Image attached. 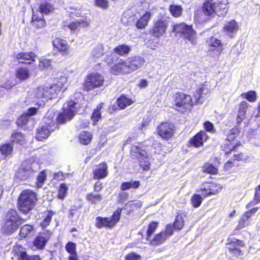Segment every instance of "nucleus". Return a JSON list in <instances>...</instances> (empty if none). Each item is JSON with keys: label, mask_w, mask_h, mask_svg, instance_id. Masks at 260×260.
<instances>
[{"label": "nucleus", "mask_w": 260, "mask_h": 260, "mask_svg": "<svg viewBox=\"0 0 260 260\" xmlns=\"http://www.w3.org/2000/svg\"><path fill=\"white\" fill-rule=\"evenodd\" d=\"M228 0H206L201 10L196 11L194 19L200 23H204L215 15L223 17L228 11Z\"/></svg>", "instance_id": "nucleus-1"}, {"label": "nucleus", "mask_w": 260, "mask_h": 260, "mask_svg": "<svg viewBox=\"0 0 260 260\" xmlns=\"http://www.w3.org/2000/svg\"><path fill=\"white\" fill-rule=\"evenodd\" d=\"M74 115H46L43 118L42 124L37 128L36 138L42 141L48 137L50 131L54 130L59 124L64 123L71 120Z\"/></svg>", "instance_id": "nucleus-2"}, {"label": "nucleus", "mask_w": 260, "mask_h": 260, "mask_svg": "<svg viewBox=\"0 0 260 260\" xmlns=\"http://www.w3.org/2000/svg\"><path fill=\"white\" fill-rule=\"evenodd\" d=\"M21 223V220L17 211L13 209L9 210L4 218L2 229V232L6 235H11L18 229Z\"/></svg>", "instance_id": "nucleus-3"}, {"label": "nucleus", "mask_w": 260, "mask_h": 260, "mask_svg": "<svg viewBox=\"0 0 260 260\" xmlns=\"http://www.w3.org/2000/svg\"><path fill=\"white\" fill-rule=\"evenodd\" d=\"M36 194L30 190H23L18 200V207L20 211L24 213H28L36 205Z\"/></svg>", "instance_id": "nucleus-4"}, {"label": "nucleus", "mask_w": 260, "mask_h": 260, "mask_svg": "<svg viewBox=\"0 0 260 260\" xmlns=\"http://www.w3.org/2000/svg\"><path fill=\"white\" fill-rule=\"evenodd\" d=\"M175 109L182 113L189 112L193 107V101L190 95L178 92L173 95Z\"/></svg>", "instance_id": "nucleus-5"}, {"label": "nucleus", "mask_w": 260, "mask_h": 260, "mask_svg": "<svg viewBox=\"0 0 260 260\" xmlns=\"http://www.w3.org/2000/svg\"><path fill=\"white\" fill-rule=\"evenodd\" d=\"M62 85L61 81L51 85L46 84L44 86L38 87L35 91V95L38 99H42V102L45 100L53 99L60 90Z\"/></svg>", "instance_id": "nucleus-6"}, {"label": "nucleus", "mask_w": 260, "mask_h": 260, "mask_svg": "<svg viewBox=\"0 0 260 260\" xmlns=\"http://www.w3.org/2000/svg\"><path fill=\"white\" fill-rule=\"evenodd\" d=\"M39 168V164L30 160L23 161L21 167L16 173V177L21 180H25L34 175L35 172Z\"/></svg>", "instance_id": "nucleus-7"}, {"label": "nucleus", "mask_w": 260, "mask_h": 260, "mask_svg": "<svg viewBox=\"0 0 260 260\" xmlns=\"http://www.w3.org/2000/svg\"><path fill=\"white\" fill-rule=\"evenodd\" d=\"M206 43L210 47L207 53L213 57H219L223 50L221 41L214 37H211L207 39Z\"/></svg>", "instance_id": "nucleus-8"}, {"label": "nucleus", "mask_w": 260, "mask_h": 260, "mask_svg": "<svg viewBox=\"0 0 260 260\" xmlns=\"http://www.w3.org/2000/svg\"><path fill=\"white\" fill-rule=\"evenodd\" d=\"M104 83L103 76L99 73H91L87 76L84 87L87 91H89L102 86Z\"/></svg>", "instance_id": "nucleus-9"}, {"label": "nucleus", "mask_w": 260, "mask_h": 260, "mask_svg": "<svg viewBox=\"0 0 260 260\" xmlns=\"http://www.w3.org/2000/svg\"><path fill=\"white\" fill-rule=\"evenodd\" d=\"M173 30L176 33L182 34L185 38L194 43L195 33L191 26L187 25L185 23H180L174 26Z\"/></svg>", "instance_id": "nucleus-10"}, {"label": "nucleus", "mask_w": 260, "mask_h": 260, "mask_svg": "<svg viewBox=\"0 0 260 260\" xmlns=\"http://www.w3.org/2000/svg\"><path fill=\"white\" fill-rule=\"evenodd\" d=\"M173 226L171 224L167 225L165 231H162L157 234L152 240H150V244L158 246L162 244L168 237L173 234Z\"/></svg>", "instance_id": "nucleus-11"}, {"label": "nucleus", "mask_w": 260, "mask_h": 260, "mask_svg": "<svg viewBox=\"0 0 260 260\" xmlns=\"http://www.w3.org/2000/svg\"><path fill=\"white\" fill-rule=\"evenodd\" d=\"M175 131L174 125L170 122L162 123L157 127L158 135L162 138L166 140L173 137Z\"/></svg>", "instance_id": "nucleus-12"}, {"label": "nucleus", "mask_w": 260, "mask_h": 260, "mask_svg": "<svg viewBox=\"0 0 260 260\" xmlns=\"http://www.w3.org/2000/svg\"><path fill=\"white\" fill-rule=\"evenodd\" d=\"M167 27V20L166 18H161L155 22L151 31L152 34L158 38L165 33Z\"/></svg>", "instance_id": "nucleus-13"}, {"label": "nucleus", "mask_w": 260, "mask_h": 260, "mask_svg": "<svg viewBox=\"0 0 260 260\" xmlns=\"http://www.w3.org/2000/svg\"><path fill=\"white\" fill-rule=\"evenodd\" d=\"M125 62L127 67L126 72L129 73L141 68L144 62V60L143 57L135 56L128 58Z\"/></svg>", "instance_id": "nucleus-14"}, {"label": "nucleus", "mask_w": 260, "mask_h": 260, "mask_svg": "<svg viewBox=\"0 0 260 260\" xmlns=\"http://www.w3.org/2000/svg\"><path fill=\"white\" fill-rule=\"evenodd\" d=\"M51 232L50 231H45L39 233V235L33 241L34 245L38 249H43L46 243L50 238Z\"/></svg>", "instance_id": "nucleus-15"}, {"label": "nucleus", "mask_w": 260, "mask_h": 260, "mask_svg": "<svg viewBox=\"0 0 260 260\" xmlns=\"http://www.w3.org/2000/svg\"><path fill=\"white\" fill-rule=\"evenodd\" d=\"M83 109L81 104L74 101H70L65 103L62 107V113L58 114H76L81 111Z\"/></svg>", "instance_id": "nucleus-16"}, {"label": "nucleus", "mask_w": 260, "mask_h": 260, "mask_svg": "<svg viewBox=\"0 0 260 260\" xmlns=\"http://www.w3.org/2000/svg\"><path fill=\"white\" fill-rule=\"evenodd\" d=\"M15 57L20 63L30 64L36 60L37 56L32 52H28L18 53Z\"/></svg>", "instance_id": "nucleus-17"}, {"label": "nucleus", "mask_w": 260, "mask_h": 260, "mask_svg": "<svg viewBox=\"0 0 260 260\" xmlns=\"http://www.w3.org/2000/svg\"><path fill=\"white\" fill-rule=\"evenodd\" d=\"M208 138L206 133L204 131H200L193 136L190 140V146L199 147L203 144V142Z\"/></svg>", "instance_id": "nucleus-18"}, {"label": "nucleus", "mask_w": 260, "mask_h": 260, "mask_svg": "<svg viewBox=\"0 0 260 260\" xmlns=\"http://www.w3.org/2000/svg\"><path fill=\"white\" fill-rule=\"evenodd\" d=\"M209 93V89L204 87L199 88L195 92V103L202 104L208 97Z\"/></svg>", "instance_id": "nucleus-19"}, {"label": "nucleus", "mask_w": 260, "mask_h": 260, "mask_svg": "<svg viewBox=\"0 0 260 260\" xmlns=\"http://www.w3.org/2000/svg\"><path fill=\"white\" fill-rule=\"evenodd\" d=\"M107 165L106 163H103L99 165L93 171V178L100 179L105 178L108 175Z\"/></svg>", "instance_id": "nucleus-20"}, {"label": "nucleus", "mask_w": 260, "mask_h": 260, "mask_svg": "<svg viewBox=\"0 0 260 260\" xmlns=\"http://www.w3.org/2000/svg\"><path fill=\"white\" fill-rule=\"evenodd\" d=\"M32 115H21L17 121V125L21 127H25L29 128L32 127L34 124V121L31 119Z\"/></svg>", "instance_id": "nucleus-21"}, {"label": "nucleus", "mask_w": 260, "mask_h": 260, "mask_svg": "<svg viewBox=\"0 0 260 260\" xmlns=\"http://www.w3.org/2000/svg\"><path fill=\"white\" fill-rule=\"evenodd\" d=\"M137 157L139 161L140 166L145 171L149 170L150 168V163L149 158L146 156V152L144 151H140Z\"/></svg>", "instance_id": "nucleus-22"}, {"label": "nucleus", "mask_w": 260, "mask_h": 260, "mask_svg": "<svg viewBox=\"0 0 260 260\" xmlns=\"http://www.w3.org/2000/svg\"><path fill=\"white\" fill-rule=\"evenodd\" d=\"M151 14L147 12L145 13L139 20H138L136 23V26L138 29L145 28L148 25V22L151 18Z\"/></svg>", "instance_id": "nucleus-23"}, {"label": "nucleus", "mask_w": 260, "mask_h": 260, "mask_svg": "<svg viewBox=\"0 0 260 260\" xmlns=\"http://www.w3.org/2000/svg\"><path fill=\"white\" fill-rule=\"evenodd\" d=\"M95 226L99 229L103 228H112L109 217H102L98 216L95 219Z\"/></svg>", "instance_id": "nucleus-24"}, {"label": "nucleus", "mask_w": 260, "mask_h": 260, "mask_svg": "<svg viewBox=\"0 0 260 260\" xmlns=\"http://www.w3.org/2000/svg\"><path fill=\"white\" fill-rule=\"evenodd\" d=\"M36 230L32 225L25 224L23 225L20 231V236L21 237L25 238L28 236L34 235Z\"/></svg>", "instance_id": "nucleus-25"}, {"label": "nucleus", "mask_w": 260, "mask_h": 260, "mask_svg": "<svg viewBox=\"0 0 260 260\" xmlns=\"http://www.w3.org/2000/svg\"><path fill=\"white\" fill-rule=\"evenodd\" d=\"M54 46L61 51H66L69 49L67 42L61 38H56L53 41Z\"/></svg>", "instance_id": "nucleus-26"}, {"label": "nucleus", "mask_w": 260, "mask_h": 260, "mask_svg": "<svg viewBox=\"0 0 260 260\" xmlns=\"http://www.w3.org/2000/svg\"><path fill=\"white\" fill-rule=\"evenodd\" d=\"M81 212L80 207L76 205H73L71 207L69 217L72 221H77L80 216Z\"/></svg>", "instance_id": "nucleus-27"}, {"label": "nucleus", "mask_w": 260, "mask_h": 260, "mask_svg": "<svg viewBox=\"0 0 260 260\" xmlns=\"http://www.w3.org/2000/svg\"><path fill=\"white\" fill-rule=\"evenodd\" d=\"M126 69H127V67L125 61H123L112 66L111 68V72L114 74H117L121 72L128 73V72H126Z\"/></svg>", "instance_id": "nucleus-28"}, {"label": "nucleus", "mask_w": 260, "mask_h": 260, "mask_svg": "<svg viewBox=\"0 0 260 260\" xmlns=\"http://www.w3.org/2000/svg\"><path fill=\"white\" fill-rule=\"evenodd\" d=\"M31 23L36 28L44 27L46 23L43 14H41L40 16L34 14L32 17Z\"/></svg>", "instance_id": "nucleus-29"}, {"label": "nucleus", "mask_w": 260, "mask_h": 260, "mask_svg": "<svg viewBox=\"0 0 260 260\" xmlns=\"http://www.w3.org/2000/svg\"><path fill=\"white\" fill-rule=\"evenodd\" d=\"M92 138V135L88 131H82L80 133L79 139V142L84 145L88 144Z\"/></svg>", "instance_id": "nucleus-30"}, {"label": "nucleus", "mask_w": 260, "mask_h": 260, "mask_svg": "<svg viewBox=\"0 0 260 260\" xmlns=\"http://www.w3.org/2000/svg\"><path fill=\"white\" fill-rule=\"evenodd\" d=\"M131 50V47L125 44L118 45L114 49V52L120 56L128 54Z\"/></svg>", "instance_id": "nucleus-31"}, {"label": "nucleus", "mask_w": 260, "mask_h": 260, "mask_svg": "<svg viewBox=\"0 0 260 260\" xmlns=\"http://www.w3.org/2000/svg\"><path fill=\"white\" fill-rule=\"evenodd\" d=\"M229 249L230 251L233 252L237 248L243 246V243L242 241H240L236 239L229 238L228 239Z\"/></svg>", "instance_id": "nucleus-32"}, {"label": "nucleus", "mask_w": 260, "mask_h": 260, "mask_svg": "<svg viewBox=\"0 0 260 260\" xmlns=\"http://www.w3.org/2000/svg\"><path fill=\"white\" fill-rule=\"evenodd\" d=\"M16 76L17 78L24 80L27 79L29 77V70L24 68H20L17 69Z\"/></svg>", "instance_id": "nucleus-33"}, {"label": "nucleus", "mask_w": 260, "mask_h": 260, "mask_svg": "<svg viewBox=\"0 0 260 260\" xmlns=\"http://www.w3.org/2000/svg\"><path fill=\"white\" fill-rule=\"evenodd\" d=\"M11 138L13 142L20 145L23 144L25 141L24 136L20 132H14L12 134Z\"/></svg>", "instance_id": "nucleus-34"}, {"label": "nucleus", "mask_w": 260, "mask_h": 260, "mask_svg": "<svg viewBox=\"0 0 260 260\" xmlns=\"http://www.w3.org/2000/svg\"><path fill=\"white\" fill-rule=\"evenodd\" d=\"M39 9L42 13L41 14H47L53 11L54 7L50 3L45 2L41 4Z\"/></svg>", "instance_id": "nucleus-35"}, {"label": "nucleus", "mask_w": 260, "mask_h": 260, "mask_svg": "<svg viewBox=\"0 0 260 260\" xmlns=\"http://www.w3.org/2000/svg\"><path fill=\"white\" fill-rule=\"evenodd\" d=\"M224 30L228 32H235L238 30L237 23L235 20L226 23L224 26Z\"/></svg>", "instance_id": "nucleus-36"}, {"label": "nucleus", "mask_w": 260, "mask_h": 260, "mask_svg": "<svg viewBox=\"0 0 260 260\" xmlns=\"http://www.w3.org/2000/svg\"><path fill=\"white\" fill-rule=\"evenodd\" d=\"M241 96L251 103L255 102L257 100V94L254 90L244 92L241 94Z\"/></svg>", "instance_id": "nucleus-37"}, {"label": "nucleus", "mask_w": 260, "mask_h": 260, "mask_svg": "<svg viewBox=\"0 0 260 260\" xmlns=\"http://www.w3.org/2000/svg\"><path fill=\"white\" fill-rule=\"evenodd\" d=\"M140 185V183L138 181H131L123 182L121 185L122 190H126L131 188H137Z\"/></svg>", "instance_id": "nucleus-38"}, {"label": "nucleus", "mask_w": 260, "mask_h": 260, "mask_svg": "<svg viewBox=\"0 0 260 260\" xmlns=\"http://www.w3.org/2000/svg\"><path fill=\"white\" fill-rule=\"evenodd\" d=\"M169 10L174 17H178L182 14L183 9L181 6L171 5L169 7Z\"/></svg>", "instance_id": "nucleus-39"}, {"label": "nucleus", "mask_w": 260, "mask_h": 260, "mask_svg": "<svg viewBox=\"0 0 260 260\" xmlns=\"http://www.w3.org/2000/svg\"><path fill=\"white\" fill-rule=\"evenodd\" d=\"M117 105L120 109H124L132 104V101L125 96H121L117 100Z\"/></svg>", "instance_id": "nucleus-40"}, {"label": "nucleus", "mask_w": 260, "mask_h": 260, "mask_svg": "<svg viewBox=\"0 0 260 260\" xmlns=\"http://www.w3.org/2000/svg\"><path fill=\"white\" fill-rule=\"evenodd\" d=\"M89 24V22L84 20H80L79 21H76L73 22L69 25V27L71 29L75 30L79 27H84L87 26Z\"/></svg>", "instance_id": "nucleus-41"}, {"label": "nucleus", "mask_w": 260, "mask_h": 260, "mask_svg": "<svg viewBox=\"0 0 260 260\" xmlns=\"http://www.w3.org/2000/svg\"><path fill=\"white\" fill-rule=\"evenodd\" d=\"M202 171L204 173H208L211 175H215L217 173L218 170L213 165L206 163L202 167Z\"/></svg>", "instance_id": "nucleus-42"}, {"label": "nucleus", "mask_w": 260, "mask_h": 260, "mask_svg": "<svg viewBox=\"0 0 260 260\" xmlns=\"http://www.w3.org/2000/svg\"><path fill=\"white\" fill-rule=\"evenodd\" d=\"M103 46L101 44L97 45L91 52V55L94 58H99L104 54Z\"/></svg>", "instance_id": "nucleus-43"}, {"label": "nucleus", "mask_w": 260, "mask_h": 260, "mask_svg": "<svg viewBox=\"0 0 260 260\" xmlns=\"http://www.w3.org/2000/svg\"><path fill=\"white\" fill-rule=\"evenodd\" d=\"M87 199L92 204H97L99 203L102 199V197L100 194H94L93 193H89L87 195Z\"/></svg>", "instance_id": "nucleus-44"}, {"label": "nucleus", "mask_w": 260, "mask_h": 260, "mask_svg": "<svg viewBox=\"0 0 260 260\" xmlns=\"http://www.w3.org/2000/svg\"><path fill=\"white\" fill-rule=\"evenodd\" d=\"M122 208H118L113 214L111 217L110 218L111 224L114 226L119 220Z\"/></svg>", "instance_id": "nucleus-45"}, {"label": "nucleus", "mask_w": 260, "mask_h": 260, "mask_svg": "<svg viewBox=\"0 0 260 260\" xmlns=\"http://www.w3.org/2000/svg\"><path fill=\"white\" fill-rule=\"evenodd\" d=\"M157 225L158 223L156 222H152L149 224L147 230L146 239L147 240H150V238L151 235L156 230V228H157Z\"/></svg>", "instance_id": "nucleus-46"}, {"label": "nucleus", "mask_w": 260, "mask_h": 260, "mask_svg": "<svg viewBox=\"0 0 260 260\" xmlns=\"http://www.w3.org/2000/svg\"><path fill=\"white\" fill-rule=\"evenodd\" d=\"M184 225V220L181 215H178L176 216L174 223V228L177 230H181Z\"/></svg>", "instance_id": "nucleus-47"}, {"label": "nucleus", "mask_w": 260, "mask_h": 260, "mask_svg": "<svg viewBox=\"0 0 260 260\" xmlns=\"http://www.w3.org/2000/svg\"><path fill=\"white\" fill-rule=\"evenodd\" d=\"M200 191H201L202 195L204 197L210 195V183H204L202 184L200 187Z\"/></svg>", "instance_id": "nucleus-48"}, {"label": "nucleus", "mask_w": 260, "mask_h": 260, "mask_svg": "<svg viewBox=\"0 0 260 260\" xmlns=\"http://www.w3.org/2000/svg\"><path fill=\"white\" fill-rule=\"evenodd\" d=\"M251 106L246 101H242L239 105V112L240 114H245L247 112H249V109Z\"/></svg>", "instance_id": "nucleus-49"}, {"label": "nucleus", "mask_w": 260, "mask_h": 260, "mask_svg": "<svg viewBox=\"0 0 260 260\" xmlns=\"http://www.w3.org/2000/svg\"><path fill=\"white\" fill-rule=\"evenodd\" d=\"M44 103H40L39 104H37L36 106L34 107H31L28 109V111L26 114H37L38 113H42L43 111L41 110V109L43 108ZM24 114H25L24 113Z\"/></svg>", "instance_id": "nucleus-50"}, {"label": "nucleus", "mask_w": 260, "mask_h": 260, "mask_svg": "<svg viewBox=\"0 0 260 260\" xmlns=\"http://www.w3.org/2000/svg\"><path fill=\"white\" fill-rule=\"evenodd\" d=\"M68 187L64 184H61L58 192V198L60 199H63L66 196Z\"/></svg>", "instance_id": "nucleus-51"}, {"label": "nucleus", "mask_w": 260, "mask_h": 260, "mask_svg": "<svg viewBox=\"0 0 260 260\" xmlns=\"http://www.w3.org/2000/svg\"><path fill=\"white\" fill-rule=\"evenodd\" d=\"M192 206L195 207H198L202 203V198L200 195L194 194L191 199Z\"/></svg>", "instance_id": "nucleus-52"}, {"label": "nucleus", "mask_w": 260, "mask_h": 260, "mask_svg": "<svg viewBox=\"0 0 260 260\" xmlns=\"http://www.w3.org/2000/svg\"><path fill=\"white\" fill-rule=\"evenodd\" d=\"M222 186L219 184L210 183V194H215L221 191Z\"/></svg>", "instance_id": "nucleus-53"}, {"label": "nucleus", "mask_w": 260, "mask_h": 260, "mask_svg": "<svg viewBox=\"0 0 260 260\" xmlns=\"http://www.w3.org/2000/svg\"><path fill=\"white\" fill-rule=\"evenodd\" d=\"M46 178V174L45 171H42L37 177V186L38 187H41L42 186L44 181H45Z\"/></svg>", "instance_id": "nucleus-54"}, {"label": "nucleus", "mask_w": 260, "mask_h": 260, "mask_svg": "<svg viewBox=\"0 0 260 260\" xmlns=\"http://www.w3.org/2000/svg\"><path fill=\"white\" fill-rule=\"evenodd\" d=\"M239 133V130L237 127H234L232 128L231 130H230L228 135H227V140L229 141H232L236 137Z\"/></svg>", "instance_id": "nucleus-55"}, {"label": "nucleus", "mask_w": 260, "mask_h": 260, "mask_svg": "<svg viewBox=\"0 0 260 260\" xmlns=\"http://www.w3.org/2000/svg\"><path fill=\"white\" fill-rule=\"evenodd\" d=\"M66 251L70 254L76 253V245L72 242H69L65 247Z\"/></svg>", "instance_id": "nucleus-56"}, {"label": "nucleus", "mask_w": 260, "mask_h": 260, "mask_svg": "<svg viewBox=\"0 0 260 260\" xmlns=\"http://www.w3.org/2000/svg\"><path fill=\"white\" fill-rule=\"evenodd\" d=\"M51 219L52 215L51 214L47 215L40 224L42 228L44 229L46 228L47 226H48L50 224Z\"/></svg>", "instance_id": "nucleus-57"}, {"label": "nucleus", "mask_w": 260, "mask_h": 260, "mask_svg": "<svg viewBox=\"0 0 260 260\" xmlns=\"http://www.w3.org/2000/svg\"><path fill=\"white\" fill-rule=\"evenodd\" d=\"M141 256L135 253V252H131L125 256V260H140Z\"/></svg>", "instance_id": "nucleus-58"}, {"label": "nucleus", "mask_w": 260, "mask_h": 260, "mask_svg": "<svg viewBox=\"0 0 260 260\" xmlns=\"http://www.w3.org/2000/svg\"><path fill=\"white\" fill-rule=\"evenodd\" d=\"M95 4L96 6L103 9H106L108 7L107 0H95Z\"/></svg>", "instance_id": "nucleus-59"}, {"label": "nucleus", "mask_w": 260, "mask_h": 260, "mask_svg": "<svg viewBox=\"0 0 260 260\" xmlns=\"http://www.w3.org/2000/svg\"><path fill=\"white\" fill-rule=\"evenodd\" d=\"M89 121L86 119H82L76 124V127L79 128H83L88 126Z\"/></svg>", "instance_id": "nucleus-60"}, {"label": "nucleus", "mask_w": 260, "mask_h": 260, "mask_svg": "<svg viewBox=\"0 0 260 260\" xmlns=\"http://www.w3.org/2000/svg\"><path fill=\"white\" fill-rule=\"evenodd\" d=\"M51 63V61L48 59H44L40 61L39 67L40 68H46L50 66Z\"/></svg>", "instance_id": "nucleus-61"}, {"label": "nucleus", "mask_w": 260, "mask_h": 260, "mask_svg": "<svg viewBox=\"0 0 260 260\" xmlns=\"http://www.w3.org/2000/svg\"><path fill=\"white\" fill-rule=\"evenodd\" d=\"M128 195L125 192H121L119 194L118 202L119 203H123L126 201L128 198Z\"/></svg>", "instance_id": "nucleus-62"}, {"label": "nucleus", "mask_w": 260, "mask_h": 260, "mask_svg": "<svg viewBox=\"0 0 260 260\" xmlns=\"http://www.w3.org/2000/svg\"><path fill=\"white\" fill-rule=\"evenodd\" d=\"M18 260H29V256L25 251L21 252L18 256Z\"/></svg>", "instance_id": "nucleus-63"}, {"label": "nucleus", "mask_w": 260, "mask_h": 260, "mask_svg": "<svg viewBox=\"0 0 260 260\" xmlns=\"http://www.w3.org/2000/svg\"><path fill=\"white\" fill-rule=\"evenodd\" d=\"M254 200L256 201V203L260 202V184L255 189Z\"/></svg>", "instance_id": "nucleus-64"}]
</instances>
